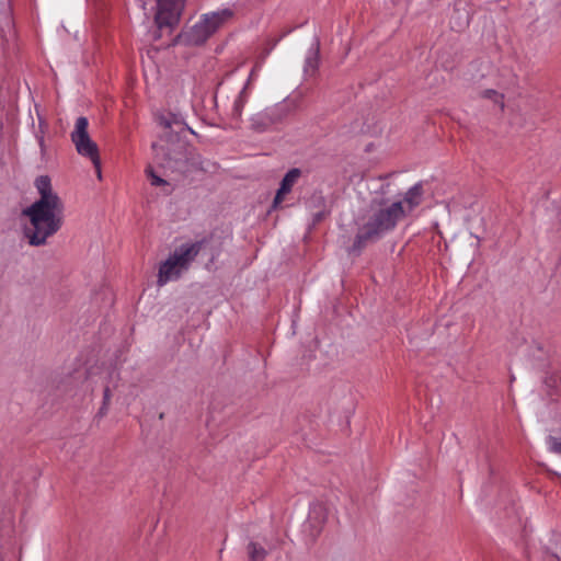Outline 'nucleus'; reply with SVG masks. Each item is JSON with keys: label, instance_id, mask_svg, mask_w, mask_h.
Returning a JSON list of instances; mask_svg holds the SVG:
<instances>
[{"label": "nucleus", "instance_id": "f257e3e1", "mask_svg": "<svg viewBox=\"0 0 561 561\" xmlns=\"http://www.w3.org/2000/svg\"><path fill=\"white\" fill-rule=\"evenodd\" d=\"M423 195V184L419 182L411 186L402 198L374 197L366 213L357 221V232L350 251L358 253L368 242L393 231L399 222L422 204Z\"/></svg>", "mask_w": 561, "mask_h": 561}, {"label": "nucleus", "instance_id": "f03ea898", "mask_svg": "<svg viewBox=\"0 0 561 561\" xmlns=\"http://www.w3.org/2000/svg\"><path fill=\"white\" fill-rule=\"evenodd\" d=\"M39 198L23 210L30 219L25 229L28 243L34 247L44 245L47 239L58 232L64 222V203L54 192L49 176L41 175L35 180Z\"/></svg>", "mask_w": 561, "mask_h": 561}, {"label": "nucleus", "instance_id": "7ed1b4c3", "mask_svg": "<svg viewBox=\"0 0 561 561\" xmlns=\"http://www.w3.org/2000/svg\"><path fill=\"white\" fill-rule=\"evenodd\" d=\"M203 247L202 241L184 243L175 250L159 266L158 286H164L171 280L181 277L182 273L187 271L191 263L198 255Z\"/></svg>", "mask_w": 561, "mask_h": 561}, {"label": "nucleus", "instance_id": "20e7f679", "mask_svg": "<svg viewBox=\"0 0 561 561\" xmlns=\"http://www.w3.org/2000/svg\"><path fill=\"white\" fill-rule=\"evenodd\" d=\"M233 15L230 9L205 14L203 19L197 22L188 33V39L193 44L204 43L210 35H213L219 27H221Z\"/></svg>", "mask_w": 561, "mask_h": 561}, {"label": "nucleus", "instance_id": "39448f33", "mask_svg": "<svg viewBox=\"0 0 561 561\" xmlns=\"http://www.w3.org/2000/svg\"><path fill=\"white\" fill-rule=\"evenodd\" d=\"M89 122L84 116L77 118L75 128L71 131V141L73 142L77 152L85 158H89L93 164L99 163V148L88 133Z\"/></svg>", "mask_w": 561, "mask_h": 561}, {"label": "nucleus", "instance_id": "423d86ee", "mask_svg": "<svg viewBox=\"0 0 561 561\" xmlns=\"http://www.w3.org/2000/svg\"><path fill=\"white\" fill-rule=\"evenodd\" d=\"M185 0H157L154 21L161 28L178 24Z\"/></svg>", "mask_w": 561, "mask_h": 561}, {"label": "nucleus", "instance_id": "0eeeda50", "mask_svg": "<svg viewBox=\"0 0 561 561\" xmlns=\"http://www.w3.org/2000/svg\"><path fill=\"white\" fill-rule=\"evenodd\" d=\"M280 118L282 117L277 107L265 108L264 111L255 113L251 116V128L254 131L262 133L280 121Z\"/></svg>", "mask_w": 561, "mask_h": 561}, {"label": "nucleus", "instance_id": "6e6552de", "mask_svg": "<svg viewBox=\"0 0 561 561\" xmlns=\"http://www.w3.org/2000/svg\"><path fill=\"white\" fill-rule=\"evenodd\" d=\"M301 171L298 168L290 169L280 181L279 188L273 201V208H277L284 201L286 194L290 193L294 185L298 182Z\"/></svg>", "mask_w": 561, "mask_h": 561}, {"label": "nucleus", "instance_id": "1a4fd4ad", "mask_svg": "<svg viewBox=\"0 0 561 561\" xmlns=\"http://www.w3.org/2000/svg\"><path fill=\"white\" fill-rule=\"evenodd\" d=\"M248 99H249V93L247 91V85H244L233 101V104H232V107H231V111L229 114L231 119H233L236 122L240 121L243 107L247 104Z\"/></svg>", "mask_w": 561, "mask_h": 561}, {"label": "nucleus", "instance_id": "9d476101", "mask_svg": "<svg viewBox=\"0 0 561 561\" xmlns=\"http://www.w3.org/2000/svg\"><path fill=\"white\" fill-rule=\"evenodd\" d=\"M249 561H264L268 554L265 546L259 541L250 540L247 546Z\"/></svg>", "mask_w": 561, "mask_h": 561}, {"label": "nucleus", "instance_id": "9b49d317", "mask_svg": "<svg viewBox=\"0 0 561 561\" xmlns=\"http://www.w3.org/2000/svg\"><path fill=\"white\" fill-rule=\"evenodd\" d=\"M319 65V43L316 42V44L310 47V49L307 53L306 60H305V72L308 76H312L316 73Z\"/></svg>", "mask_w": 561, "mask_h": 561}, {"label": "nucleus", "instance_id": "f8f14e48", "mask_svg": "<svg viewBox=\"0 0 561 561\" xmlns=\"http://www.w3.org/2000/svg\"><path fill=\"white\" fill-rule=\"evenodd\" d=\"M187 163L190 165V169L193 170H202L207 171L209 162L206 160H203L202 157L196 152H190V157L187 158Z\"/></svg>", "mask_w": 561, "mask_h": 561}, {"label": "nucleus", "instance_id": "ddd939ff", "mask_svg": "<svg viewBox=\"0 0 561 561\" xmlns=\"http://www.w3.org/2000/svg\"><path fill=\"white\" fill-rule=\"evenodd\" d=\"M327 518L325 510L321 505H314L309 512V522H317V526H321Z\"/></svg>", "mask_w": 561, "mask_h": 561}, {"label": "nucleus", "instance_id": "4468645a", "mask_svg": "<svg viewBox=\"0 0 561 561\" xmlns=\"http://www.w3.org/2000/svg\"><path fill=\"white\" fill-rule=\"evenodd\" d=\"M481 96L493 102L501 111L504 110V95L502 93L495 90H484Z\"/></svg>", "mask_w": 561, "mask_h": 561}, {"label": "nucleus", "instance_id": "2eb2a0df", "mask_svg": "<svg viewBox=\"0 0 561 561\" xmlns=\"http://www.w3.org/2000/svg\"><path fill=\"white\" fill-rule=\"evenodd\" d=\"M173 124L176 125L181 130L184 129V123L180 122L174 116L160 118V125L164 128H171Z\"/></svg>", "mask_w": 561, "mask_h": 561}, {"label": "nucleus", "instance_id": "dca6fc26", "mask_svg": "<svg viewBox=\"0 0 561 561\" xmlns=\"http://www.w3.org/2000/svg\"><path fill=\"white\" fill-rule=\"evenodd\" d=\"M146 172L152 185L160 186L167 184V182L157 175L151 168H148Z\"/></svg>", "mask_w": 561, "mask_h": 561}, {"label": "nucleus", "instance_id": "f3484780", "mask_svg": "<svg viewBox=\"0 0 561 561\" xmlns=\"http://www.w3.org/2000/svg\"><path fill=\"white\" fill-rule=\"evenodd\" d=\"M44 126L45 125L41 122L39 123L41 131L36 135V139L38 142L39 149H41V153L43 156L46 153V145H45V139H44Z\"/></svg>", "mask_w": 561, "mask_h": 561}, {"label": "nucleus", "instance_id": "a211bd4d", "mask_svg": "<svg viewBox=\"0 0 561 561\" xmlns=\"http://www.w3.org/2000/svg\"><path fill=\"white\" fill-rule=\"evenodd\" d=\"M111 390L108 387H105L104 391H103V403H105V405H110V402H111Z\"/></svg>", "mask_w": 561, "mask_h": 561}, {"label": "nucleus", "instance_id": "6ab92c4d", "mask_svg": "<svg viewBox=\"0 0 561 561\" xmlns=\"http://www.w3.org/2000/svg\"><path fill=\"white\" fill-rule=\"evenodd\" d=\"M255 73H256V67L252 69V71L250 72V76L248 78V81L244 85H247V89L249 88L251 81L254 79L255 77Z\"/></svg>", "mask_w": 561, "mask_h": 561}, {"label": "nucleus", "instance_id": "aec40b11", "mask_svg": "<svg viewBox=\"0 0 561 561\" xmlns=\"http://www.w3.org/2000/svg\"><path fill=\"white\" fill-rule=\"evenodd\" d=\"M93 165L95 168L98 179L101 180L102 179L101 159L99 158V163L98 164H93Z\"/></svg>", "mask_w": 561, "mask_h": 561}, {"label": "nucleus", "instance_id": "412c9836", "mask_svg": "<svg viewBox=\"0 0 561 561\" xmlns=\"http://www.w3.org/2000/svg\"><path fill=\"white\" fill-rule=\"evenodd\" d=\"M108 405H105V403L102 402V407L100 408L99 415L103 416L107 413Z\"/></svg>", "mask_w": 561, "mask_h": 561}, {"label": "nucleus", "instance_id": "4be33fe9", "mask_svg": "<svg viewBox=\"0 0 561 561\" xmlns=\"http://www.w3.org/2000/svg\"><path fill=\"white\" fill-rule=\"evenodd\" d=\"M322 218H323V214L322 213H318V214L314 215L313 221L314 222H319Z\"/></svg>", "mask_w": 561, "mask_h": 561}, {"label": "nucleus", "instance_id": "5701e85b", "mask_svg": "<svg viewBox=\"0 0 561 561\" xmlns=\"http://www.w3.org/2000/svg\"><path fill=\"white\" fill-rule=\"evenodd\" d=\"M554 559H556V561H560V559L558 557H556Z\"/></svg>", "mask_w": 561, "mask_h": 561}]
</instances>
